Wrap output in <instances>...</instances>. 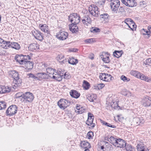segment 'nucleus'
<instances>
[{
    "instance_id": "1",
    "label": "nucleus",
    "mask_w": 151,
    "mask_h": 151,
    "mask_svg": "<svg viewBox=\"0 0 151 151\" xmlns=\"http://www.w3.org/2000/svg\"><path fill=\"white\" fill-rule=\"evenodd\" d=\"M9 77L13 78L12 87L15 89L19 86L22 82V80L19 76L18 73L15 70H11L9 72Z\"/></svg>"
},
{
    "instance_id": "2",
    "label": "nucleus",
    "mask_w": 151,
    "mask_h": 151,
    "mask_svg": "<svg viewBox=\"0 0 151 151\" xmlns=\"http://www.w3.org/2000/svg\"><path fill=\"white\" fill-rule=\"evenodd\" d=\"M80 17L79 15L76 13H74L70 14L69 16V19L73 24H78L80 21Z\"/></svg>"
},
{
    "instance_id": "3",
    "label": "nucleus",
    "mask_w": 151,
    "mask_h": 151,
    "mask_svg": "<svg viewBox=\"0 0 151 151\" xmlns=\"http://www.w3.org/2000/svg\"><path fill=\"white\" fill-rule=\"evenodd\" d=\"M120 6L119 0H111L110 6L112 10L115 13H116Z\"/></svg>"
},
{
    "instance_id": "4",
    "label": "nucleus",
    "mask_w": 151,
    "mask_h": 151,
    "mask_svg": "<svg viewBox=\"0 0 151 151\" xmlns=\"http://www.w3.org/2000/svg\"><path fill=\"white\" fill-rule=\"evenodd\" d=\"M88 10L90 14L94 17H97L100 14L98 7L94 5L89 6Z\"/></svg>"
},
{
    "instance_id": "5",
    "label": "nucleus",
    "mask_w": 151,
    "mask_h": 151,
    "mask_svg": "<svg viewBox=\"0 0 151 151\" xmlns=\"http://www.w3.org/2000/svg\"><path fill=\"white\" fill-rule=\"evenodd\" d=\"M17 109V106L12 105L8 108L6 111V113L7 115L12 116L16 113Z\"/></svg>"
},
{
    "instance_id": "6",
    "label": "nucleus",
    "mask_w": 151,
    "mask_h": 151,
    "mask_svg": "<svg viewBox=\"0 0 151 151\" xmlns=\"http://www.w3.org/2000/svg\"><path fill=\"white\" fill-rule=\"evenodd\" d=\"M70 104V102L69 101L64 99H60L58 103V105L60 108L63 109H65Z\"/></svg>"
},
{
    "instance_id": "7",
    "label": "nucleus",
    "mask_w": 151,
    "mask_h": 151,
    "mask_svg": "<svg viewBox=\"0 0 151 151\" xmlns=\"http://www.w3.org/2000/svg\"><path fill=\"white\" fill-rule=\"evenodd\" d=\"M22 98L25 101L31 102L33 100L34 96L33 94L29 92H27L23 94Z\"/></svg>"
},
{
    "instance_id": "8",
    "label": "nucleus",
    "mask_w": 151,
    "mask_h": 151,
    "mask_svg": "<svg viewBox=\"0 0 151 151\" xmlns=\"http://www.w3.org/2000/svg\"><path fill=\"white\" fill-rule=\"evenodd\" d=\"M94 116L93 114L90 113H88V118L86 122V124L89 126H91V128H93L95 126V124L93 123Z\"/></svg>"
},
{
    "instance_id": "9",
    "label": "nucleus",
    "mask_w": 151,
    "mask_h": 151,
    "mask_svg": "<svg viewBox=\"0 0 151 151\" xmlns=\"http://www.w3.org/2000/svg\"><path fill=\"white\" fill-rule=\"evenodd\" d=\"M68 36L67 32L60 31L58 32L56 36V37L59 40H65Z\"/></svg>"
},
{
    "instance_id": "10",
    "label": "nucleus",
    "mask_w": 151,
    "mask_h": 151,
    "mask_svg": "<svg viewBox=\"0 0 151 151\" xmlns=\"http://www.w3.org/2000/svg\"><path fill=\"white\" fill-rule=\"evenodd\" d=\"M32 34L36 39L39 40H42L43 39V35L39 31L35 30L32 32Z\"/></svg>"
},
{
    "instance_id": "11",
    "label": "nucleus",
    "mask_w": 151,
    "mask_h": 151,
    "mask_svg": "<svg viewBox=\"0 0 151 151\" xmlns=\"http://www.w3.org/2000/svg\"><path fill=\"white\" fill-rule=\"evenodd\" d=\"M148 96L144 97L142 100V105L145 107L149 106L151 104V100Z\"/></svg>"
},
{
    "instance_id": "12",
    "label": "nucleus",
    "mask_w": 151,
    "mask_h": 151,
    "mask_svg": "<svg viewBox=\"0 0 151 151\" xmlns=\"http://www.w3.org/2000/svg\"><path fill=\"white\" fill-rule=\"evenodd\" d=\"M63 73H59L58 72H55L54 74L52 76V78L58 81H60L62 80Z\"/></svg>"
},
{
    "instance_id": "13",
    "label": "nucleus",
    "mask_w": 151,
    "mask_h": 151,
    "mask_svg": "<svg viewBox=\"0 0 151 151\" xmlns=\"http://www.w3.org/2000/svg\"><path fill=\"white\" fill-rule=\"evenodd\" d=\"M126 142L123 140L119 139H118L116 144L115 145V146L120 148L124 147L126 146Z\"/></svg>"
},
{
    "instance_id": "14",
    "label": "nucleus",
    "mask_w": 151,
    "mask_h": 151,
    "mask_svg": "<svg viewBox=\"0 0 151 151\" xmlns=\"http://www.w3.org/2000/svg\"><path fill=\"white\" fill-rule=\"evenodd\" d=\"M138 151H149V150L144 144L139 143L137 145Z\"/></svg>"
},
{
    "instance_id": "15",
    "label": "nucleus",
    "mask_w": 151,
    "mask_h": 151,
    "mask_svg": "<svg viewBox=\"0 0 151 151\" xmlns=\"http://www.w3.org/2000/svg\"><path fill=\"white\" fill-rule=\"evenodd\" d=\"M108 53H103L102 55H100V57L103 61L106 63H108L110 62L109 57Z\"/></svg>"
},
{
    "instance_id": "16",
    "label": "nucleus",
    "mask_w": 151,
    "mask_h": 151,
    "mask_svg": "<svg viewBox=\"0 0 151 151\" xmlns=\"http://www.w3.org/2000/svg\"><path fill=\"white\" fill-rule=\"evenodd\" d=\"M23 55H17L15 56V59L17 62L21 64H24L25 62V60L23 59Z\"/></svg>"
},
{
    "instance_id": "17",
    "label": "nucleus",
    "mask_w": 151,
    "mask_h": 151,
    "mask_svg": "<svg viewBox=\"0 0 151 151\" xmlns=\"http://www.w3.org/2000/svg\"><path fill=\"white\" fill-rule=\"evenodd\" d=\"M57 58L59 63L62 65L65 63L67 61L66 59L64 58V56L62 55H58Z\"/></svg>"
},
{
    "instance_id": "18",
    "label": "nucleus",
    "mask_w": 151,
    "mask_h": 151,
    "mask_svg": "<svg viewBox=\"0 0 151 151\" xmlns=\"http://www.w3.org/2000/svg\"><path fill=\"white\" fill-rule=\"evenodd\" d=\"M2 41V44L1 45V47L3 48L6 49L11 45V42L9 41H6L4 40L3 39H1Z\"/></svg>"
},
{
    "instance_id": "19",
    "label": "nucleus",
    "mask_w": 151,
    "mask_h": 151,
    "mask_svg": "<svg viewBox=\"0 0 151 151\" xmlns=\"http://www.w3.org/2000/svg\"><path fill=\"white\" fill-rule=\"evenodd\" d=\"M70 30L73 33H76L78 31V28L75 24H71L69 25Z\"/></svg>"
},
{
    "instance_id": "20",
    "label": "nucleus",
    "mask_w": 151,
    "mask_h": 151,
    "mask_svg": "<svg viewBox=\"0 0 151 151\" xmlns=\"http://www.w3.org/2000/svg\"><path fill=\"white\" fill-rule=\"evenodd\" d=\"M46 75H48V76L51 78L54 74L55 72V70L51 68H46Z\"/></svg>"
},
{
    "instance_id": "21",
    "label": "nucleus",
    "mask_w": 151,
    "mask_h": 151,
    "mask_svg": "<svg viewBox=\"0 0 151 151\" xmlns=\"http://www.w3.org/2000/svg\"><path fill=\"white\" fill-rule=\"evenodd\" d=\"M85 110L84 107L81 106L80 105H77L76 106V109H75V112L81 114L84 112Z\"/></svg>"
},
{
    "instance_id": "22",
    "label": "nucleus",
    "mask_w": 151,
    "mask_h": 151,
    "mask_svg": "<svg viewBox=\"0 0 151 151\" xmlns=\"http://www.w3.org/2000/svg\"><path fill=\"white\" fill-rule=\"evenodd\" d=\"M82 21L84 24L88 25V24L91 23V19L89 16H85L83 17Z\"/></svg>"
},
{
    "instance_id": "23",
    "label": "nucleus",
    "mask_w": 151,
    "mask_h": 151,
    "mask_svg": "<svg viewBox=\"0 0 151 151\" xmlns=\"http://www.w3.org/2000/svg\"><path fill=\"white\" fill-rule=\"evenodd\" d=\"M24 64V65L25 67L27 69H31L33 67V63L32 62L25 61Z\"/></svg>"
},
{
    "instance_id": "24",
    "label": "nucleus",
    "mask_w": 151,
    "mask_h": 151,
    "mask_svg": "<svg viewBox=\"0 0 151 151\" xmlns=\"http://www.w3.org/2000/svg\"><path fill=\"white\" fill-rule=\"evenodd\" d=\"M105 139L106 140L107 139L114 146L115 145H116L118 140V139H117L114 138V137L112 136L110 138L105 137Z\"/></svg>"
},
{
    "instance_id": "25",
    "label": "nucleus",
    "mask_w": 151,
    "mask_h": 151,
    "mask_svg": "<svg viewBox=\"0 0 151 151\" xmlns=\"http://www.w3.org/2000/svg\"><path fill=\"white\" fill-rule=\"evenodd\" d=\"M81 147L83 149H88L91 147L89 143L86 141H82L81 145Z\"/></svg>"
},
{
    "instance_id": "26",
    "label": "nucleus",
    "mask_w": 151,
    "mask_h": 151,
    "mask_svg": "<svg viewBox=\"0 0 151 151\" xmlns=\"http://www.w3.org/2000/svg\"><path fill=\"white\" fill-rule=\"evenodd\" d=\"M28 48L29 50L33 51L39 48V45L36 43H33L29 45Z\"/></svg>"
},
{
    "instance_id": "27",
    "label": "nucleus",
    "mask_w": 151,
    "mask_h": 151,
    "mask_svg": "<svg viewBox=\"0 0 151 151\" xmlns=\"http://www.w3.org/2000/svg\"><path fill=\"white\" fill-rule=\"evenodd\" d=\"M39 27L42 31H43L45 33H49V32L48 30V27L47 25L45 24L39 25Z\"/></svg>"
},
{
    "instance_id": "28",
    "label": "nucleus",
    "mask_w": 151,
    "mask_h": 151,
    "mask_svg": "<svg viewBox=\"0 0 151 151\" xmlns=\"http://www.w3.org/2000/svg\"><path fill=\"white\" fill-rule=\"evenodd\" d=\"M70 96L73 97L76 99L78 98L80 96V94L76 90H71L70 92Z\"/></svg>"
},
{
    "instance_id": "29",
    "label": "nucleus",
    "mask_w": 151,
    "mask_h": 151,
    "mask_svg": "<svg viewBox=\"0 0 151 151\" xmlns=\"http://www.w3.org/2000/svg\"><path fill=\"white\" fill-rule=\"evenodd\" d=\"M10 47L16 50H19L20 48L19 45L16 42H11Z\"/></svg>"
},
{
    "instance_id": "30",
    "label": "nucleus",
    "mask_w": 151,
    "mask_h": 151,
    "mask_svg": "<svg viewBox=\"0 0 151 151\" xmlns=\"http://www.w3.org/2000/svg\"><path fill=\"white\" fill-rule=\"evenodd\" d=\"M37 77H38V80L46 78L47 77L46 73H38L37 74Z\"/></svg>"
},
{
    "instance_id": "31",
    "label": "nucleus",
    "mask_w": 151,
    "mask_h": 151,
    "mask_svg": "<svg viewBox=\"0 0 151 151\" xmlns=\"http://www.w3.org/2000/svg\"><path fill=\"white\" fill-rule=\"evenodd\" d=\"M96 95L94 94L88 95L87 97L88 100L91 102H93L94 100L96 99Z\"/></svg>"
},
{
    "instance_id": "32",
    "label": "nucleus",
    "mask_w": 151,
    "mask_h": 151,
    "mask_svg": "<svg viewBox=\"0 0 151 151\" xmlns=\"http://www.w3.org/2000/svg\"><path fill=\"white\" fill-rule=\"evenodd\" d=\"M123 51H115L113 53L114 55L116 57L119 58L121 57L123 53Z\"/></svg>"
},
{
    "instance_id": "33",
    "label": "nucleus",
    "mask_w": 151,
    "mask_h": 151,
    "mask_svg": "<svg viewBox=\"0 0 151 151\" xmlns=\"http://www.w3.org/2000/svg\"><path fill=\"white\" fill-rule=\"evenodd\" d=\"M68 62L69 63L72 65H76L78 63V60L77 59H75L74 58L72 57L68 60Z\"/></svg>"
},
{
    "instance_id": "34",
    "label": "nucleus",
    "mask_w": 151,
    "mask_h": 151,
    "mask_svg": "<svg viewBox=\"0 0 151 151\" xmlns=\"http://www.w3.org/2000/svg\"><path fill=\"white\" fill-rule=\"evenodd\" d=\"M130 73L132 75L138 78V77H139V75L140 73L135 70H132L130 72Z\"/></svg>"
},
{
    "instance_id": "35",
    "label": "nucleus",
    "mask_w": 151,
    "mask_h": 151,
    "mask_svg": "<svg viewBox=\"0 0 151 151\" xmlns=\"http://www.w3.org/2000/svg\"><path fill=\"white\" fill-rule=\"evenodd\" d=\"M100 29L99 28L95 27H92L90 28V31L91 32L97 33L100 32Z\"/></svg>"
},
{
    "instance_id": "36",
    "label": "nucleus",
    "mask_w": 151,
    "mask_h": 151,
    "mask_svg": "<svg viewBox=\"0 0 151 151\" xmlns=\"http://www.w3.org/2000/svg\"><path fill=\"white\" fill-rule=\"evenodd\" d=\"M142 120V118H140L139 117H136L134 118L133 120L134 122L137 124H139L140 123L142 122L141 120Z\"/></svg>"
},
{
    "instance_id": "37",
    "label": "nucleus",
    "mask_w": 151,
    "mask_h": 151,
    "mask_svg": "<svg viewBox=\"0 0 151 151\" xmlns=\"http://www.w3.org/2000/svg\"><path fill=\"white\" fill-rule=\"evenodd\" d=\"M27 77L28 78H30L35 79V80H38V77H37V76H35L34 74L32 73L28 74L27 75Z\"/></svg>"
},
{
    "instance_id": "38",
    "label": "nucleus",
    "mask_w": 151,
    "mask_h": 151,
    "mask_svg": "<svg viewBox=\"0 0 151 151\" xmlns=\"http://www.w3.org/2000/svg\"><path fill=\"white\" fill-rule=\"evenodd\" d=\"M83 86V87L86 89H88L90 86L89 83L86 81H84Z\"/></svg>"
},
{
    "instance_id": "39",
    "label": "nucleus",
    "mask_w": 151,
    "mask_h": 151,
    "mask_svg": "<svg viewBox=\"0 0 151 151\" xmlns=\"http://www.w3.org/2000/svg\"><path fill=\"white\" fill-rule=\"evenodd\" d=\"M99 78L101 80L105 81V80H106V74L105 73H101L99 75Z\"/></svg>"
},
{
    "instance_id": "40",
    "label": "nucleus",
    "mask_w": 151,
    "mask_h": 151,
    "mask_svg": "<svg viewBox=\"0 0 151 151\" xmlns=\"http://www.w3.org/2000/svg\"><path fill=\"white\" fill-rule=\"evenodd\" d=\"M106 80H105V81H111L114 79V78L111 77V75L106 73Z\"/></svg>"
},
{
    "instance_id": "41",
    "label": "nucleus",
    "mask_w": 151,
    "mask_h": 151,
    "mask_svg": "<svg viewBox=\"0 0 151 151\" xmlns=\"http://www.w3.org/2000/svg\"><path fill=\"white\" fill-rule=\"evenodd\" d=\"M6 103L4 101H0V110L4 109L6 108Z\"/></svg>"
},
{
    "instance_id": "42",
    "label": "nucleus",
    "mask_w": 151,
    "mask_h": 151,
    "mask_svg": "<svg viewBox=\"0 0 151 151\" xmlns=\"http://www.w3.org/2000/svg\"><path fill=\"white\" fill-rule=\"evenodd\" d=\"M120 78L121 80H122L124 82H127L130 81V79L129 78H127L124 75L122 76Z\"/></svg>"
},
{
    "instance_id": "43",
    "label": "nucleus",
    "mask_w": 151,
    "mask_h": 151,
    "mask_svg": "<svg viewBox=\"0 0 151 151\" xmlns=\"http://www.w3.org/2000/svg\"><path fill=\"white\" fill-rule=\"evenodd\" d=\"M142 33L143 35H147L148 37H149L150 35V33H149V31H148L146 30L143 29L142 30Z\"/></svg>"
},
{
    "instance_id": "44",
    "label": "nucleus",
    "mask_w": 151,
    "mask_h": 151,
    "mask_svg": "<svg viewBox=\"0 0 151 151\" xmlns=\"http://www.w3.org/2000/svg\"><path fill=\"white\" fill-rule=\"evenodd\" d=\"M109 16V15L107 13H104L100 15V18L104 19V20L106 19H108Z\"/></svg>"
},
{
    "instance_id": "45",
    "label": "nucleus",
    "mask_w": 151,
    "mask_h": 151,
    "mask_svg": "<svg viewBox=\"0 0 151 151\" xmlns=\"http://www.w3.org/2000/svg\"><path fill=\"white\" fill-rule=\"evenodd\" d=\"M93 136V132L91 131H90L88 132L87 134L86 137L88 139H91L92 138Z\"/></svg>"
},
{
    "instance_id": "46",
    "label": "nucleus",
    "mask_w": 151,
    "mask_h": 151,
    "mask_svg": "<svg viewBox=\"0 0 151 151\" xmlns=\"http://www.w3.org/2000/svg\"><path fill=\"white\" fill-rule=\"evenodd\" d=\"M139 77H138V78H140L141 79L144 80L145 81V79H146V78L147 77V76H146L143 74H142L141 73H140V74H139Z\"/></svg>"
},
{
    "instance_id": "47",
    "label": "nucleus",
    "mask_w": 151,
    "mask_h": 151,
    "mask_svg": "<svg viewBox=\"0 0 151 151\" xmlns=\"http://www.w3.org/2000/svg\"><path fill=\"white\" fill-rule=\"evenodd\" d=\"M144 63L145 65L151 66V58L147 59L146 60L145 63L144 62Z\"/></svg>"
},
{
    "instance_id": "48",
    "label": "nucleus",
    "mask_w": 151,
    "mask_h": 151,
    "mask_svg": "<svg viewBox=\"0 0 151 151\" xmlns=\"http://www.w3.org/2000/svg\"><path fill=\"white\" fill-rule=\"evenodd\" d=\"M70 77V75L68 73H65L63 75V76H62V78L63 77L66 79H69Z\"/></svg>"
},
{
    "instance_id": "49",
    "label": "nucleus",
    "mask_w": 151,
    "mask_h": 151,
    "mask_svg": "<svg viewBox=\"0 0 151 151\" xmlns=\"http://www.w3.org/2000/svg\"><path fill=\"white\" fill-rule=\"evenodd\" d=\"M85 42L86 43H92L93 42V39H88L85 40Z\"/></svg>"
},
{
    "instance_id": "50",
    "label": "nucleus",
    "mask_w": 151,
    "mask_h": 151,
    "mask_svg": "<svg viewBox=\"0 0 151 151\" xmlns=\"http://www.w3.org/2000/svg\"><path fill=\"white\" fill-rule=\"evenodd\" d=\"M124 22L131 23L132 22H133V21L130 18H127L125 19Z\"/></svg>"
},
{
    "instance_id": "51",
    "label": "nucleus",
    "mask_w": 151,
    "mask_h": 151,
    "mask_svg": "<svg viewBox=\"0 0 151 151\" xmlns=\"http://www.w3.org/2000/svg\"><path fill=\"white\" fill-rule=\"evenodd\" d=\"M30 59V57L28 55H23V59L25 61H27Z\"/></svg>"
},
{
    "instance_id": "52",
    "label": "nucleus",
    "mask_w": 151,
    "mask_h": 151,
    "mask_svg": "<svg viewBox=\"0 0 151 151\" xmlns=\"http://www.w3.org/2000/svg\"><path fill=\"white\" fill-rule=\"evenodd\" d=\"M126 149L127 151H129L130 150L132 149L131 146L130 145H127L126 146Z\"/></svg>"
},
{
    "instance_id": "53",
    "label": "nucleus",
    "mask_w": 151,
    "mask_h": 151,
    "mask_svg": "<svg viewBox=\"0 0 151 151\" xmlns=\"http://www.w3.org/2000/svg\"><path fill=\"white\" fill-rule=\"evenodd\" d=\"M124 12V9L122 7H120L119 9V13L121 14H122Z\"/></svg>"
},
{
    "instance_id": "54",
    "label": "nucleus",
    "mask_w": 151,
    "mask_h": 151,
    "mask_svg": "<svg viewBox=\"0 0 151 151\" xmlns=\"http://www.w3.org/2000/svg\"><path fill=\"white\" fill-rule=\"evenodd\" d=\"M104 84L103 83H100L98 85V89H101L104 86Z\"/></svg>"
},
{
    "instance_id": "55",
    "label": "nucleus",
    "mask_w": 151,
    "mask_h": 151,
    "mask_svg": "<svg viewBox=\"0 0 151 151\" xmlns=\"http://www.w3.org/2000/svg\"><path fill=\"white\" fill-rule=\"evenodd\" d=\"M101 123H102L103 124L105 125L106 126H107V127H109V125H110V124H109V123H107V122H106L104 121H102L101 122Z\"/></svg>"
},
{
    "instance_id": "56",
    "label": "nucleus",
    "mask_w": 151,
    "mask_h": 151,
    "mask_svg": "<svg viewBox=\"0 0 151 151\" xmlns=\"http://www.w3.org/2000/svg\"><path fill=\"white\" fill-rule=\"evenodd\" d=\"M130 25L131 26H132L133 28H132V29H133H133L134 28H136V26H137L134 23V22L133 21V22H132L130 24Z\"/></svg>"
},
{
    "instance_id": "57",
    "label": "nucleus",
    "mask_w": 151,
    "mask_h": 151,
    "mask_svg": "<svg viewBox=\"0 0 151 151\" xmlns=\"http://www.w3.org/2000/svg\"><path fill=\"white\" fill-rule=\"evenodd\" d=\"M122 23H123V24H126L127 25L128 27L129 28H130L132 30H133V29H132V28L131 27V26H130V23H127V22H124V21L123 22H122Z\"/></svg>"
},
{
    "instance_id": "58",
    "label": "nucleus",
    "mask_w": 151,
    "mask_h": 151,
    "mask_svg": "<svg viewBox=\"0 0 151 151\" xmlns=\"http://www.w3.org/2000/svg\"><path fill=\"white\" fill-rule=\"evenodd\" d=\"M5 89H6V93L9 92L11 90L10 88L8 86H5Z\"/></svg>"
},
{
    "instance_id": "59",
    "label": "nucleus",
    "mask_w": 151,
    "mask_h": 151,
    "mask_svg": "<svg viewBox=\"0 0 151 151\" xmlns=\"http://www.w3.org/2000/svg\"><path fill=\"white\" fill-rule=\"evenodd\" d=\"M146 81L148 82H151V78H148V77H147V78H146V79H145Z\"/></svg>"
},
{
    "instance_id": "60",
    "label": "nucleus",
    "mask_w": 151,
    "mask_h": 151,
    "mask_svg": "<svg viewBox=\"0 0 151 151\" xmlns=\"http://www.w3.org/2000/svg\"><path fill=\"white\" fill-rule=\"evenodd\" d=\"M2 87V91H3V93H6V89H5V86H1Z\"/></svg>"
},
{
    "instance_id": "61",
    "label": "nucleus",
    "mask_w": 151,
    "mask_h": 151,
    "mask_svg": "<svg viewBox=\"0 0 151 151\" xmlns=\"http://www.w3.org/2000/svg\"><path fill=\"white\" fill-rule=\"evenodd\" d=\"M16 96L17 97H19L21 96L22 97L23 95L22 94V93H18L16 94Z\"/></svg>"
},
{
    "instance_id": "62",
    "label": "nucleus",
    "mask_w": 151,
    "mask_h": 151,
    "mask_svg": "<svg viewBox=\"0 0 151 151\" xmlns=\"http://www.w3.org/2000/svg\"><path fill=\"white\" fill-rule=\"evenodd\" d=\"M125 95V96H127V95L128 96H131V93L129 92H128V93H126Z\"/></svg>"
},
{
    "instance_id": "63",
    "label": "nucleus",
    "mask_w": 151,
    "mask_h": 151,
    "mask_svg": "<svg viewBox=\"0 0 151 151\" xmlns=\"http://www.w3.org/2000/svg\"><path fill=\"white\" fill-rule=\"evenodd\" d=\"M148 29L149 30V32L150 33H151V26L150 27L148 26Z\"/></svg>"
},
{
    "instance_id": "64",
    "label": "nucleus",
    "mask_w": 151,
    "mask_h": 151,
    "mask_svg": "<svg viewBox=\"0 0 151 151\" xmlns=\"http://www.w3.org/2000/svg\"><path fill=\"white\" fill-rule=\"evenodd\" d=\"M109 127H110L113 128H115L116 127V126L114 125H111L110 124V125H109Z\"/></svg>"
}]
</instances>
